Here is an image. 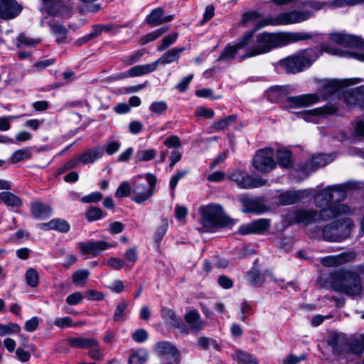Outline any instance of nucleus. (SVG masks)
<instances>
[{
  "label": "nucleus",
  "instance_id": "f257e3e1",
  "mask_svg": "<svg viewBox=\"0 0 364 364\" xmlns=\"http://www.w3.org/2000/svg\"><path fill=\"white\" fill-rule=\"evenodd\" d=\"M312 37V33L306 32H262L257 36L255 45L248 48L240 60L267 53L276 48L306 41Z\"/></svg>",
  "mask_w": 364,
  "mask_h": 364
},
{
  "label": "nucleus",
  "instance_id": "f03ea898",
  "mask_svg": "<svg viewBox=\"0 0 364 364\" xmlns=\"http://www.w3.org/2000/svg\"><path fill=\"white\" fill-rule=\"evenodd\" d=\"M327 5L324 1L302 2L301 6L306 9L284 11L275 16L267 17L263 25L279 26L300 23L314 17L315 11L324 9Z\"/></svg>",
  "mask_w": 364,
  "mask_h": 364
},
{
  "label": "nucleus",
  "instance_id": "7ed1b4c3",
  "mask_svg": "<svg viewBox=\"0 0 364 364\" xmlns=\"http://www.w3.org/2000/svg\"><path fill=\"white\" fill-rule=\"evenodd\" d=\"M264 21L265 18H260V15L257 12L253 11L244 14L242 18V25L243 26H248L249 24L252 23L254 25V28L245 32L241 38V41L238 43L234 46H226L221 52L218 60L229 61L232 60L235 57L238 50L244 48L251 42L255 33L257 30L268 26L263 25Z\"/></svg>",
  "mask_w": 364,
  "mask_h": 364
},
{
  "label": "nucleus",
  "instance_id": "20e7f679",
  "mask_svg": "<svg viewBox=\"0 0 364 364\" xmlns=\"http://www.w3.org/2000/svg\"><path fill=\"white\" fill-rule=\"evenodd\" d=\"M333 290L349 296L358 295L363 290L360 276L353 272L340 270L329 277Z\"/></svg>",
  "mask_w": 364,
  "mask_h": 364
},
{
  "label": "nucleus",
  "instance_id": "39448f33",
  "mask_svg": "<svg viewBox=\"0 0 364 364\" xmlns=\"http://www.w3.org/2000/svg\"><path fill=\"white\" fill-rule=\"evenodd\" d=\"M318 57V52L309 48L280 60L279 65L287 73L295 74L309 68Z\"/></svg>",
  "mask_w": 364,
  "mask_h": 364
},
{
  "label": "nucleus",
  "instance_id": "423d86ee",
  "mask_svg": "<svg viewBox=\"0 0 364 364\" xmlns=\"http://www.w3.org/2000/svg\"><path fill=\"white\" fill-rule=\"evenodd\" d=\"M156 178L151 173L140 174L132 180V200L142 203L154 194Z\"/></svg>",
  "mask_w": 364,
  "mask_h": 364
},
{
  "label": "nucleus",
  "instance_id": "0eeeda50",
  "mask_svg": "<svg viewBox=\"0 0 364 364\" xmlns=\"http://www.w3.org/2000/svg\"><path fill=\"white\" fill-rule=\"evenodd\" d=\"M352 188L351 183L327 187L315 192L314 203L318 208L328 206L333 200H341L346 197V191Z\"/></svg>",
  "mask_w": 364,
  "mask_h": 364
},
{
  "label": "nucleus",
  "instance_id": "6e6552de",
  "mask_svg": "<svg viewBox=\"0 0 364 364\" xmlns=\"http://www.w3.org/2000/svg\"><path fill=\"white\" fill-rule=\"evenodd\" d=\"M203 224L209 229L223 227L228 224V218L223 208L218 204H210L200 208Z\"/></svg>",
  "mask_w": 364,
  "mask_h": 364
},
{
  "label": "nucleus",
  "instance_id": "1a4fd4ad",
  "mask_svg": "<svg viewBox=\"0 0 364 364\" xmlns=\"http://www.w3.org/2000/svg\"><path fill=\"white\" fill-rule=\"evenodd\" d=\"M353 226V223L349 218L333 222L323 228V237L328 242H341L349 236Z\"/></svg>",
  "mask_w": 364,
  "mask_h": 364
},
{
  "label": "nucleus",
  "instance_id": "9d476101",
  "mask_svg": "<svg viewBox=\"0 0 364 364\" xmlns=\"http://www.w3.org/2000/svg\"><path fill=\"white\" fill-rule=\"evenodd\" d=\"M228 178L242 189L259 188L267 183V180L259 177H254L245 171L240 169L232 171Z\"/></svg>",
  "mask_w": 364,
  "mask_h": 364
},
{
  "label": "nucleus",
  "instance_id": "9b49d317",
  "mask_svg": "<svg viewBox=\"0 0 364 364\" xmlns=\"http://www.w3.org/2000/svg\"><path fill=\"white\" fill-rule=\"evenodd\" d=\"M361 82H363V80L358 77L326 80L322 86L318 88L316 94L318 95L319 99L321 97L323 99H327L336 92L338 91L341 88L350 86Z\"/></svg>",
  "mask_w": 364,
  "mask_h": 364
},
{
  "label": "nucleus",
  "instance_id": "f8f14e48",
  "mask_svg": "<svg viewBox=\"0 0 364 364\" xmlns=\"http://www.w3.org/2000/svg\"><path fill=\"white\" fill-rule=\"evenodd\" d=\"M254 168L260 173H268L276 167L274 150L271 148L259 149L252 159Z\"/></svg>",
  "mask_w": 364,
  "mask_h": 364
},
{
  "label": "nucleus",
  "instance_id": "ddd939ff",
  "mask_svg": "<svg viewBox=\"0 0 364 364\" xmlns=\"http://www.w3.org/2000/svg\"><path fill=\"white\" fill-rule=\"evenodd\" d=\"M318 102L319 97L317 94H304L287 97L283 100L282 107L291 112L294 109L309 107Z\"/></svg>",
  "mask_w": 364,
  "mask_h": 364
},
{
  "label": "nucleus",
  "instance_id": "4468645a",
  "mask_svg": "<svg viewBox=\"0 0 364 364\" xmlns=\"http://www.w3.org/2000/svg\"><path fill=\"white\" fill-rule=\"evenodd\" d=\"M77 247L82 255H88L90 257H96L101 252L112 247V245L105 240H88L77 243Z\"/></svg>",
  "mask_w": 364,
  "mask_h": 364
},
{
  "label": "nucleus",
  "instance_id": "2eb2a0df",
  "mask_svg": "<svg viewBox=\"0 0 364 364\" xmlns=\"http://www.w3.org/2000/svg\"><path fill=\"white\" fill-rule=\"evenodd\" d=\"M185 50L184 47H174L168 50L156 61L149 64H145L147 73L154 72L159 63L166 65L177 61L181 58V53Z\"/></svg>",
  "mask_w": 364,
  "mask_h": 364
},
{
  "label": "nucleus",
  "instance_id": "dca6fc26",
  "mask_svg": "<svg viewBox=\"0 0 364 364\" xmlns=\"http://www.w3.org/2000/svg\"><path fill=\"white\" fill-rule=\"evenodd\" d=\"M269 228L270 220L269 219L261 218L242 225L238 228L237 232L242 235L250 234L263 235L269 230Z\"/></svg>",
  "mask_w": 364,
  "mask_h": 364
},
{
  "label": "nucleus",
  "instance_id": "f3484780",
  "mask_svg": "<svg viewBox=\"0 0 364 364\" xmlns=\"http://www.w3.org/2000/svg\"><path fill=\"white\" fill-rule=\"evenodd\" d=\"M184 319L188 326L182 322V325L184 326L185 329L183 330V328H179V330L183 334L187 335L189 333H197L204 328L203 321L199 313L196 310L188 311L184 316Z\"/></svg>",
  "mask_w": 364,
  "mask_h": 364
},
{
  "label": "nucleus",
  "instance_id": "a211bd4d",
  "mask_svg": "<svg viewBox=\"0 0 364 364\" xmlns=\"http://www.w3.org/2000/svg\"><path fill=\"white\" fill-rule=\"evenodd\" d=\"M334 159L335 155L333 154H319L314 155L309 163L306 164L301 167L299 172L304 174L305 176H307L311 172L332 162Z\"/></svg>",
  "mask_w": 364,
  "mask_h": 364
},
{
  "label": "nucleus",
  "instance_id": "6ab92c4d",
  "mask_svg": "<svg viewBox=\"0 0 364 364\" xmlns=\"http://www.w3.org/2000/svg\"><path fill=\"white\" fill-rule=\"evenodd\" d=\"M318 217L323 220H328L343 215H350L353 213L351 208L346 204L328 205L321 208Z\"/></svg>",
  "mask_w": 364,
  "mask_h": 364
},
{
  "label": "nucleus",
  "instance_id": "aec40b11",
  "mask_svg": "<svg viewBox=\"0 0 364 364\" xmlns=\"http://www.w3.org/2000/svg\"><path fill=\"white\" fill-rule=\"evenodd\" d=\"M329 38L336 44L345 48H354L363 44L361 38L343 32L331 33L329 34Z\"/></svg>",
  "mask_w": 364,
  "mask_h": 364
},
{
  "label": "nucleus",
  "instance_id": "412c9836",
  "mask_svg": "<svg viewBox=\"0 0 364 364\" xmlns=\"http://www.w3.org/2000/svg\"><path fill=\"white\" fill-rule=\"evenodd\" d=\"M335 109L329 107L316 108L301 112H298V117L309 122L318 124L321 118L326 117L328 114H333Z\"/></svg>",
  "mask_w": 364,
  "mask_h": 364
},
{
  "label": "nucleus",
  "instance_id": "4be33fe9",
  "mask_svg": "<svg viewBox=\"0 0 364 364\" xmlns=\"http://www.w3.org/2000/svg\"><path fill=\"white\" fill-rule=\"evenodd\" d=\"M22 6L16 0H0V18L4 20L16 18Z\"/></svg>",
  "mask_w": 364,
  "mask_h": 364
},
{
  "label": "nucleus",
  "instance_id": "5701e85b",
  "mask_svg": "<svg viewBox=\"0 0 364 364\" xmlns=\"http://www.w3.org/2000/svg\"><path fill=\"white\" fill-rule=\"evenodd\" d=\"M173 19V15L164 16V12L162 8L158 7L151 11L146 18V21L151 26H158L165 23L171 21Z\"/></svg>",
  "mask_w": 364,
  "mask_h": 364
},
{
  "label": "nucleus",
  "instance_id": "b1692460",
  "mask_svg": "<svg viewBox=\"0 0 364 364\" xmlns=\"http://www.w3.org/2000/svg\"><path fill=\"white\" fill-rule=\"evenodd\" d=\"M328 343L332 348L334 353H346L348 340L344 334L332 333L328 340Z\"/></svg>",
  "mask_w": 364,
  "mask_h": 364
},
{
  "label": "nucleus",
  "instance_id": "393cba45",
  "mask_svg": "<svg viewBox=\"0 0 364 364\" xmlns=\"http://www.w3.org/2000/svg\"><path fill=\"white\" fill-rule=\"evenodd\" d=\"M343 97L348 105H358L360 107V104L364 97V85L356 88L347 90L343 94Z\"/></svg>",
  "mask_w": 364,
  "mask_h": 364
},
{
  "label": "nucleus",
  "instance_id": "a878e982",
  "mask_svg": "<svg viewBox=\"0 0 364 364\" xmlns=\"http://www.w3.org/2000/svg\"><path fill=\"white\" fill-rule=\"evenodd\" d=\"M48 13L51 15H64L68 13L71 7L65 5L63 0H41Z\"/></svg>",
  "mask_w": 364,
  "mask_h": 364
},
{
  "label": "nucleus",
  "instance_id": "bb28decb",
  "mask_svg": "<svg viewBox=\"0 0 364 364\" xmlns=\"http://www.w3.org/2000/svg\"><path fill=\"white\" fill-rule=\"evenodd\" d=\"M353 258L352 253H341L338 255H330L322 257L321 262L323 266L326 267H333L346 263Z\"/></svg>",
  "mask_w": 364,
  "mask_h": 364
},
{
  "label": "nucleus",
  "instance_id": "cd10ccee",
  "mask_svg": "<svg viewBox=\"0 0 364 364\" xmlns=\"http://www.w3.org/2000/svg\"><path fill=\"white\" fill-rule=\"evenodd\" d=\"M31 211L35 218L43 220L51 215L53 210L47 204L35 201L31 203Z\"/></svg>",
  "mask_w": 364,
  "mask_h": 364
},
{
  "label": "nucleus",
  "instance_id": "c85d7f7f",
  "mask_svg": "<svg viewBox=\"0 0 364 364\" xmlns=\"http://www.w3.org/2000/svg\"><path fill=\"white\" fill-rule=\"evenodd\" d=\"M318 215L316 210H298L294 213L293 220L296 223L308 225L316 220Z\"/></svg>",
  "mask_w": 364,
  "mask_h": 364
},
{
  "label": "nucleus",
  "instance_id": "c756f323",
  "mask_svg": "<svg viewBox=\"0 0 364 364\" xmlns=\"http://www.w3.org/2000/svg\"><path fill=\"white\" fill-rule=\"evenodd\" d=\"M148 74L145 65L134 66L126 72L113 75L109 77L112 80H119L127 77H134Z\"/></svg>",
  "mask_w": 364,
  "mask_h": 364
},
{
  "label": "nucleus",
  "instance_id": "7c9ffc66",
  "mask_svg": "<svg viewBox=\"0 0 364 364\" xmlns=\"http://www.w3.org/2000/svg\"><path fill=\"white\" fill-rule=\"evenodd\" d=\"M240 201L242 206V210L244 213L259 214L264 211V206L256 199L242 197L240 199Z\"/></svg>",
  "mask_w": 364,
  "mask_h": 364
},
{
  "label": "nucleus",
  "instance_id": "2f4dec72",
  "mask_svg": "<svg viewBox=\"0 0 364 364\" xmlns=\"http://www.w3.org/2000/svg\"><path fill=\"white\" fill-rule=\"evenodd\" d=\"M104 154L103 149L100 147H95L79 154L78 157L82 164H92L101 159Z\"/></svg>",
  "mask_w": 364,
  "mask_h": 364
},
{
  "label": "nucleus",
  "instance_id": "473e14b6",
  "mask_svg": "<svg viewBox=\"0 0 364 364\" xmlns=\"http://www.w3.org/2000/svg\"><path fill=\"white\" fill-rule=\"evenodd\" d=\"M68 343L74 348L89 349L99 344L97 339L86 337H72L68 339Z\"/></svg>",
  "mask_w": 364,
  "mask_h": 364
},
{
  "label": "nucleus",
  "instance_id": "72a5a7b5",
  "mask_svg": "<svg viewBox=\"0 0 364 364\" xmlns=\"http://www.w3.org/2000/svg\"><path fill=\"white\" fill-rule=\"evenodd\" d=\"M0 203L11 208H19L23 205L22 200L11 192L0 193Z\"/></svg>",
  "mask_w": 364,
  "mask_h": 364
},
{
  "label": "nucleus",
  "instance_id": "f704fd0d",
  "mask_svg": "<svg viewBox=\"0 0 364 364\" xmlns=\"http://www.w3.org/2000/svg\"><path fill=\"white\" fill-rule=\"evenodd\" d=\"M156 351L163 355H176L175 361L176 363H179L181 360V358L179 353L171 343L168 342H159L156 345Z\"/></svg>",
  "mask_w": 364,
  "mask_h": 364
},
{
  "label": "nucleus",
  "instance_id": "c9c22d12",
  "mask_svg": "<svg viewBox=\"0 0 364 364\" xmlns=\"http://www.w3.org/2000/svg\"><path fill=\"white\" fill-rule=\"evenodd\" d=\"M350 137L354 141L364 139V119H356L352 124V131Z\"/></svg>",
  "mask_w": 364,
  "mask_h": 364
},
{
  "label": "nucleus",
  "instance_id": "e433bc0d",
  "mask_svg": "<svg viewBox=\"0 0 364 364\" xmlns=\"http://www.w3.org/2000/svg\"><path fill=\"white\" fill-rule=\"evenodd\" d=\"M232 358L238 364H259L255 357L250 353L241 350H236Z\"/></svg>",
  "mask_w": 364,
  "mask_h": 364
},
{
  "label": "nucleus",
  "instance_id": "4c0bfd02",
  "mask_svg": "<svg viewBox=\"0 0 364 364\" xmlns=\"http://www.w3.org/2000/svg\"><path fill=\"white\" fill-rule=\"evenodd\" d=\"M148 358V352L144 348H139L132 351L129 358V364H144Z\"/></svg>",
  "mask_w": 364,
  "mask_h": 364
},
{
  "label": "nucleus",
  "instance_id": "58836bf2",
  "mask_svg": "<svg viewBox=\"0 0 364 364\" xmlns=\"http://www.w3.org/2000/svg\"><path fill=\"white\" fill-rule=\"evenodd\" d=\"M52 33L55 36L56 41L58 43H65L67 36V29L61 24L55 23H49Z\"/></svg>",
  "mask_w": 364,
  "mask_h": 364
},
{
  "label": "nucleus",
  "instance_id": "ea45409f",
  "mask_svg": "<svg viewBox=\"0 0 364 364\" xmlns=\"http://www.w3.org/2000/svg\"><path fill=\"white\" fill-rule=\"evenodd\" d=\"M168 30V27H161L150 32L142 37L139 41L140 45H145L149 42L154 41L164 34Z\"/></svg>",
  "mask_w": 364,
  "mask_h": 364
},
{
  "label": "nucleus",
  "instance_id": "a19ab883",
  "mask_svg": "<svg viewBox=\"0 0 364 364\" xmlns=\"http://www.w3.org/2000/svg\"><path fill=\"white\" fill-rule=\"evenodd\" d=\"M31 158V150L29 147L23 148L15 151L11 156L9 161L12 164H16L23 160Z\"/></svg>",
  "mask_w": 364,
  "mask_h": 364
},
{
  "label": "nucleus",
  "instance_id": "79ce46f5",
  "mask_svg": "<svg viewBox=\"0 0 364 364\" xmlns=\"http://www.w3.org/2000/svg\"><path fill=\"white\" fill-rule=\"evenodd\" d=\"M127 307L128 302L126 300H122L117 304L113 315V320L115 322L124 321L126 319L125 311Z\"/></svg>",
  "mask_w": 364,
  "mask_h": 364
},
{
  "label": "nucleus",
  "instance_id": "37998d69",
  "mask_svg": "<svg viewBox=\"0 0 364 364\" xmlns=\"http://www.w3.org/2000/svg\"><path fill=\"white\" fill-rule=\"evenodd\" d=\"M364 352V348L360 343L359 337L348 341L347 349L346 353H353L360 355Z\"/></svg>",
  "mask_w": 364,
  "mask_h": 364
},
{
  "label": "nucleus",
  "instance_id": "c03bdc74",
  "mask_svg": "<svg viewBox=\"0 0 364 364\" xmlns=\"http://www.w3.org/2000/svg\"><path fill=\"white\" fill-rule=\"evenodd\" d=\"M247 279L253 286H260L264 282V277L258 269L252 268L247 272Z\"/></svg>",
  "mask_w": 364,
  "mask_h": 364
},
{
  "label": "nucleus",
  "instance_id": "a18cd8bd",
  "mask_svg": "<svg viewBox=\"0 0 364 364\" xmlns=\"http://www.w3.org/2000/svg\"><path fill=\"white\" fill-rule=\"evenodd\" d=\"M279 202L282 205L294 204L298 202V195L296 191H286L279 196Z\"/></svg>",
  "mask_w": 364,
  "mask_h": 364
},
{
  "label": "nucleus",
  "instance_id": "49530a36",
  "mask_svg": "<svg viewBox=\"0 0 364 364\" xmlns=\"http://www.w3.org/2000/svg\"><path fill=\"white\" fill-rule=\"evenodd\" d=\"M278 164L284 168H289L291 164V154L288 150H278L277 153Z\"/></svg>",
  "mask_w": 364,
  "mask_h": 364
},
{
  "label": "nucleus",
  "instance_id": "de8ad7c7",
  "mask_svg": "<svg viewBox=\"0 0 364 364\" xmlns=\"http://www.w3.org/2000/svg\"><path fill=\"white\" fill-rule=\"evenodd\" d=\"M26 284L31 287H36L39 283V274L34 268H28L25 273Z\"/></svg>",
  "mask_w": 364,
  "mask_h": 364
},
{
  "label": "nucleus",
  "instance_id": "09e8293b",
  "mask_svg": "<svg viewBox=\"0 0 364 364\" xmlns=\"http://www.w3.org/2000/svg\"><path fill=\"white\" fill-rule=\"evenodd\" d=\"M164 318L168 321L170 325L173 327H176L179 329V328H183L184 330V326L182 325V321L179 318L177 317L176 313L171 309H165L164 310Z\"/></svg>",
  "mask_w": 364,
  "mask_h": 364
},
{
  "label": "nucleus",
  "instance_id": "8fccbe9b",
  "mask_svg": "<svg viewBox=\"0 0 364 364\" xmlns=\"http://www.w3.org/2000/svg\"><path fill=\"white\" fill-rule=\"evenodd\" d=\"M90 272L87 269H80L73 273V282L79 287L84 286L87 280Z\"/></svg>",
  "mask_w": 364,
  "mask_h": 364
},
{
  "label": "nucleus",
  "instance_id": "3c124183",
  "mask_svg": "<svg viewBox=\"0 0 364 364\" xmlns=\"http://www.w3.org/2000/svg\"><path fill=\"white\" fill-rule=\"evenodd\" d=\"M51 223V229L60 232H68L70 229V224L64 219L54 218Z\"/></svg>",
  "mask_w": 364,
  "mask_h": 364
},
{
  "label": "nucleus",
  "instance_id": "603ef678",
  "mask_svg": "<svg viewBox=\"0 0 364 364\" xmlns=\"http://www.w3.org/2000/svg\"><path fill=\"white\" fill-rule=\"evenodd\" d=\"M236 117L235 115H230L220 120L215 122L213 126L215 131H220L228 128L231 124L235 122Z\"/></svg>",
  "mask_w": 364,
  "mask_h": 364
},
{
  "label": "nucleus",
  "instance_id": "864d4df0",
  "mask_svg": "<svg viewBox=\"0 0 364 364\" xmlns=\"http://www.w3.org/2000/svg\"><path fill=\"white\" fill-rule=\"evenodd\" d=\"M178 34L176 32L170 33L163 38L161 44L158 46L157 50L159 51H163L170 46L173 45L177 40Z\"/></svg>",
  "mask_w": 364,
  "mask_h": 364
},
{
  "label": "nucleus",
  "instance_id": "5fc2aeb1",
  "mask_svg": "<svg viewBox=\"0 0 364 364\" xmlns=\"http://www.w3.org/2000/svg\"><path fill=\"white\" fill-rule=\"evenodd\" d=\"M156 156V151L153 149L139 150L136 154L138 161H146L153 159Z\"/></svg>",
  "mask_w": 364,
  "mask_h": 364
},
{
  "label": "nucleus",
  "instance_id": "6e6d98bb",
  "mask_svg": "<svg viewBox=\"0 0 364 364\" xmlns=\"http://www.w3.org/2000/svg\"><path fill=\"white\" fill-rule=\"evenodd\" d=\"M144 54V50H139L135 51L132 55L124 56L122 58V61L127 65H131L135 63H137Z\"/></svg>",
  "mask_w": 364,
  "mask_h": 364
},
{
  "label": "nucleus",
  "instance_id": "4d7b16f0",
  "mask_svg": "<svg viewBox=\"0 0 364 364\" xmlns=\"http://www.w3.org/2000/svg\"><path fill=\"white\" fill-rule=\"evenodd\" d=\"M121 147V142L116 140H109L105 145L103 151H105L108 155L116 154Z\"/></svg>",
  "mask_w": 364,
  "mask_h": 364
},
{
  "label": "nucleus",
  "instance_id": "13d9d810",
  "mask_svg": "<svg viewBox=\"0 0 364 364\" xmlns=\"http://www.w3.org/2000/svg\"><path fill=\"white\" fill-rule=\"evenodd\" d=\"M124 258L127 262V266L132 268L138 259L136 249L135 247L128 249L124 253Z\"/></svg>",
  "mask_w": 364,
  "mask_h": 364
},
{
  "label": "nucleus",
  "instance_id": "bf43d9fd",
  "mask_svg": "<svg viewBox=\"0 0 364 364\" xmlns=\"http://www.w3.org/2000/svg\"><path fill=\"white\" fill-rule=\"evenodd\" d=\"M132 191V188L128 182L124 181L120 183L119 187L117 188L115 196L117 198H124L127 197L130 195Z\"/></svg>",
  "mask_w": 364,
  "mask_h": 364
},
{
  "label": "nucleus",
  "instance_id": "052dcab7",
  "mask_svg": "<svg viewBox=\"0 0 364 364\" xmlns=\"http://www.w3.org/2000/svg\"><path fill=\"white\" fill-rule=\"evenodd\" d=\"M364 0H333L329 6L331 7L341 8L346 6H353L363 2Z\"/></svg>",
  "mask_w": 364,
  "mask_h": 364
},
{
  "label": "nucleus",
  "instance_id": "680f3d73",
  "mask_svg": "<svg viewBox=\"0 0 364 364\" xmlns=\"http://www.w3.org/2000/svg\"><path fill=\"white\" fill-rule=\"evenodd\" d=\"M286 89L282 87H274L269 89V95L272 100H279L284 97Z\"/></svg>",
  "mask_w": 364,
  "mask_h": 364
},
{
  "label": "nucleus",
  "instance_id": "e2e57ef3",
  "mask_svg": "<svg viewBox=\"0 0 364 364\" xmlns=\"http://www.w3.org/2000/svg\"><path fill=\"white\" fill-rule=\"evenodd\" d=\"M168 225V223L167 219L164 218L161 220V225L157 228L155 233L154 238L156 242H159L162 240L167 231Z\"/></svg>",
  "mask_w": 364,
  "mask_h": 364
},
{
  "label": "nucleus",
  "instance_id": "0e129e2a",
  "mask_svg": "<svg viewBox=\"0 0 364 364\" xmlns=\"http://www.w3.org/2000/svg\"><path fill=\"white\" fill-rule=\"evenodd\" d=\"M168 108L167 103L164 101L152 102L149 106V109L155 114H160L165 112Z\"/></svg>",
  "mask_w": 364,
  "mask_h": 364
},
{
  "label": "nucleus",
  "instance_id": "69168bd1",
  "mask_svg": "<svg viewBox=\"0 0 364 364\" xmlns=\"http://www.w3.org/2000/svg\"><path fill=\"white\" fill-rule=\"evenodd\" d=\"M103 212L99 208H90L86 212V218L89 221H95L102 218Z\"/></svg>",
  "mask_w": 364,
  "mask_h": 364
},
{
  "label": "nucleus",
  "instance_id": "338daca9",
  "mask_svg": "<svg viewBox=\"0 0 364 364\" xmlns=\"http://www.w3.org/2000/svg\"><path fill=\"white\" fill-rule=\"evenodd\" d=\"M132 338L136 343H144L148 338V332L144 328L137 329L133 332Z\"/></svg>",
  "mask_w": 364,
  "mask_h": 364
},
{
  "label": "nucleus",
  "instance_id": "774afa93",
  "mask_svg": "<svg viewBox=\"0 0 364 364\" xmlns=\"http://www.w3.org/2000/svg\"><path fill=\"white\" fill-rule=\"evenodd\" d=\"M198 346L203 350H206L210 346H214L215 348H218V344L215 340L212 338H208L207 337L201 336L198 338Z\"/></svg>",
  "mask_w": 364,
  "mask_h": 364
}]
</instances>
